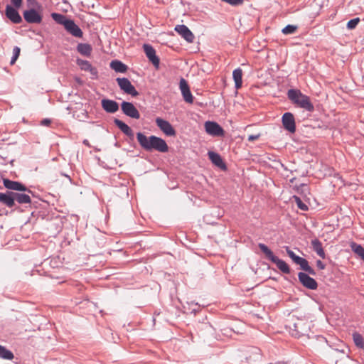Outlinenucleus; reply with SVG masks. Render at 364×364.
Instances as JSON below:
<instances>
[{
    "instance_id": "nucleus-1",
    "label": "nucleus",
    "mask_w": 364,
    "mask_h": 364,
    "mask_svg": "<svg viewBox=\"0 0 364 364\" xmlns=\"http://www.w3.org/2000/svg\"><path fill=\"white\" fill-rule=\"evenodd\" d=\"M136 139L141 149L148 152L156 151L161 153L168 151L169 147L166 141L155 135L146 136L144 133L139 132L136 134Z\"/></svg>"
},
{
    "instance_id": "nucleus-2",
    "label": "nucleus",
    "mask_w": 364,
    "mask_h": 364,
    "mask_svg": "<svg viewBox=\"0 0 364 364\" xmlns=\"http://www.w3.org/2000/svg\"><path fill=\"white\" fill-rule=\"evenodd\" d=\"M288 99L297 107L305 109L307 112L314 111V106L310 100V97L303 94L298 89H290L287 92Z\"/></svg>"
},
{
    "instance_id": "nucleus-3",
    "label": "nucleus",
    "mask_w": 364,
    "mask_h": 364,
    "mask_svg": "<svg viewBox=\"0 0 364 364\" xmlns=\"http://www.w3.org/2000/svg\"><path fill=\"white\" fill-rule=\"evenodd\" d=\"M258 247L266 259H269L277 265V267L284 274H290L291 269L284 260L274 255L273 252L264 243H259Z\"/></svg>"
},
{
    "instance_id": "nucleus-4",
    "label": "nucleus",
    "mask_w": 364,
    "mask_h": 364,
    "mask_svg": "<svg viewBox=\"0 0 364 364\" xmlns=\"http://www.w3.org/2000/svg\"><path fill=\"white\" fill-rule=\"evenodd\" d=\"M242 357L248 364H262L261 350L255 346H248L243 350Z\"/></svg>"
},
{
    "instance_id": "nucleus-5",
    "label": "nucleus",
    "mask_w": 364,
    "mask_h": 364,
    "mask_svg": "<svg viewBox=\"0 0 364 364\" xmlns=\"http://www.w3.org/2000/svg\"><path fill=\"white\" fill-rule=\"evenodd\" d=\"M116 81L120 90L124 93L130 95L132 97H137L139 95V92L136 90L128 78L117 77Z\"/></svg>"
},
{
    "instance_id": "nucleus-6",
    "label": "nucleus",
    "mask_w": 364,
    "mask_h": 364,
    "mask_svg": "<svg viewBox=\"0 0 364 364\" xmlns=\"http://www.w3.org/2000/svg\"><path fill=\"white\" fill-rule=\"evenodd\" d=\"M155 122L156 126L166 136H175L176 135V129L168 121L161 117H156Z\"/></svg>"
},
{
    "instance_id": "nucleus-7",
    "label": "nucleus",
    "mask_w": 364,
    "mask_h": 364,
    "mask_svg": "<svg viewBox=\"0 0 364 364\" xmlns=\"http://www.w3.org/2000/svg\"><path fill=\"white\" fill-rule=\"evenodd\" d=\"M38 10V9L33 8L25 10L23 13L24 20L28 23H41L43 16Z\"/></svg>"
},
{
    "instance_id": "nucleus-8",
    "label": "nucleus",
    "mask_w": 364,
    "mask_h": 364,
    "mask_svg": "<svg viewBox=\"0 0 364 364\" xmlns=\"http://www.w3.org/2000/svg\"><path fill=\"white\" fill-rule=\"evenodd\" d=\"M3 184L8 191H16L33 193L32 191L28 188L23 183L17 181H12L9 178L3 179Z\"/></svg>"
},
{
    "instance_id": "nucleus-9",
    "label": "nucleus",
    "mask_w": 364,
    "mask_h": 364,
    "mask_svg": "<svg viewBox=\"0 0 364 364\" xmlns=\"http://www.w3.org/2000/svg\"><path fill=\"white\" fill-rule=\"evenodd\" d=\"M282 123L284 129L290 134H294L296 130V122L291 112H285L282 117Z\"/></svg>"
},
{
    "instance_id": "nucleus-10",
    "label": "nucleus",
    "mask_w": 364,
    "mask_h": 364,
    "mask_svg": "<svg viewBox=\"0 0 364 364\" xmlns=\"http://www.w3.org/2000/svg\"><path fill=\"white\" fill-rule=\"evenodd\" d=\"M204 127L206 133L213 136H223L225 134L223 127L215 122L207 121L204 124Z\"/></svg>"
},
{
    "instance_id": "nucleus-11",
    "label": "nucleus",
    "mask_w": 364,
    "mask_h": 364,
    "mask_svg": "<svg viewBox=\"0 0 364 364\" xmlns=\"http://www.w3.org/2000/svg\"><path fill=\"white\" fill-rule=\"evenodd\" d=\"M121 109L124 114L130 118L135 119L140 118V113L132 102L123 101L121 103Z\"/></svg>"
},
{
    "instance_id": "nucleus-12",
    "label": "nucleus",
    "mask_w": 364,
    "mask_h": 364,
    "mask_svg": "<svg viewBox=\"0 0 364 364\" xmlns=\"http://www.w3.org/2000/svg\"><path fill=\"white\" fill-rule=\"evenodd\" d=\"M298 279L302 286L308 289L316 290L318 288L317 282L305 272H299Z\"/></svg>"
},
{
    "instance_id": "nucleus-13",
    "label": "nucleus",
    "mask_w": 364,
    "mask_h": 364,
    "mask_svg": "<svg viewBox=\"0 0 364 364\" xmlns=\"http://www.w3.org/2000/svg\"><path fill=\"white\" fill-rule=\"evenodd\" d=\"M18 8L9 4L6 5L5 9V15L13 23L19 24L22 23L23 19L18 11Z\"/></svg>"
},
{
    "instance_id": "nucleus-14",
    "label": "nucleus",
    "mask_w": 364,
    "mask_h": 364,
    "mask_svg": "<svg viewBox=\"0 0 364 364\" xmlns=\"http://www.w3.org/2000/svg\"><path fill=\"white\" fill-rule=\"evenodd\" d=\"M76 63L82 70L90 72L92 79L97 80L98 78L97 69L93 67L88 60L77 58Z\"/></svg>"
},
{
    "instance_id": "nucleus-15",
    "label": "nucleus",
    "mask_w": 364,
    "mask_h": 364,
    "mask_svg": "<svg viewBox=\"0 0 364 364\" xmlns=\"http://www.w3.org/2000/svg\"><path fill=\"white\" fill-rule=\"evenodd\" d=\"M65 30L75 38H82L83 32L82 29L77 25L74 20L69 18L66 24L64 26Z\"/></svg>"
},
{
    "instance_id": "nucleus-16",
    "label": "nucleus",
    "mask_w": 364,
    "mask_h": 364,
    "mask_svg": "<svg viewBox=\"0 0 364 364\" xmlns=\"http://www.w3.org/2000/svg\"><path fill=\"white\" fill-rule=\"evenodd\" d=\"M143 49L149 60L153 64L154 67L158 68L159 66L160 60L159 58L156 55V50L153 46L149 44H144Z\"/></svg>"
},
{
    "instance_id": "nucleus-17",
    "label": "nucleus",
    "mask_w": 364,
    "mask_h": 364,
    "mask_svg": "<svg viewBox=\"0 0 364 364\" xmlns=\"http://www.w3.org/2000/svg\"><path fill=\"white\" fill-rule=\"evenodd\" d=\"M174 30L181 36L188 43H193L195 36L192 31L184 24L176 25Z\"/></svg>"
},
{
    "instance_id": "nucleus-18",
    "label": "nucleus",
    "mask_w": 364,
    "mask_h": 364,
    "mask_svg": "<svg viewBox=\"0 0 364 364\" xmlns=\"http://www.w3.org/2000/svg\"><path fill=\"white\" fill-rule=\"evenodd\" d=\"M179 86L184 100L188 103H193V96L190 90L187 81L185 79L181 78L180 80Z\"/></svg>"
},
{
    "instance_id": "nucleus-19",
    "label": "nucleus",
    "mask_w": 364,
    "mask_h": 364,
    "mask_svg": "<svg viewBox=\"0 0 364 364\" xmlns=\"http://www.w3.org/2000/svg\"><path fill=\"white\" fill-rule=\"evenodd\" d=\"M208 155L210 161L217 167L220 168L223 171H226L228 167L224 162L222 156L213 151H209Z\"/></svg>"
},
{
    "instance_id": "nucleus-20",
    "label": "nucleus",
    "mask_w": 364,
    "mask_h": 364,
    "mask_svg": "<svg viewBox=\"0 0 364 364\" xmlns=\"http://www.w3.org/2000/svg\"><path fill=\"white\" fill-rule=\"evenodd\" d=\"M102 109L107 113L113 114L119 110V104L113 100L104 98L101 100Z\"/></svg>"
},
{
    "instance_id": "nucleus-21",
    "label": "nucleus",
    "mask_w": 364,
    "mask_h": 364,
    "mask_svg": "<svg viewBox=\"0 0 364 364\" xmlns=\"http://www.w3.org/2000/svg\"><path fill=\"white\" fill-rule=\"evenodd\" d=\"M0 203L9 208H14L16 203L14 198V191H6L4 193H0Z\"/></svg>"
},
{
    "instance_id": "nucleus-22",
    "label": "nucleus",
    "mask_w": 364,
    "mask_h": 364,
    "mask_svg": "<svg viewBox=\"0 0 364 364\" xmlns=\"http://www.w3.org/2000/svg\"><path fill=\"white\" fill-rule=\"evenodd\" d=\"M114 124L131 140L134 139V132L125 122L119 119L115 118L114 119Z\"/></svg>"
},
{
    "instance_id": "nucleus-23",
    "label": "nucleus",
    "mask_w": 364,
    "mask_h": 364,
    "mask_svg": "<svg viewBox=\"0 0 364 364\" xmlns=\"http://www.w3.org/2000/svg\"><path fill=\"white\" fill-rule=\"evenodd\" d=\"M109 66L116 73H125L128 70V66L119 60H112Z\"/></svg>"
},
{
    "instance_id": "nucleus-24",
    "label": "nucleus",
    "mask_w": 364,
    "mask_h": 364,
    "mask_svg": "<svg viewBox=\"0 0 364 364\" xmlns=\"http://www.w3.org/2000/svg\"><path fill=\"white\" fill-rule=\"evenodd\" d=\"M14 202L18 204H28L31 203V198L28 194L23 193H18L14 191Z\"/></svg>"
},
{
    "instance_id": "nucleus-25",
    "label": "nucleus",
    "mask_w": 364,
    "mask_h": 364,
    "mask_svg": "<svg viewBox=\"0 0 364 364\" xmlns=\"http://www.w3.org/2000/svg\"><path fill=\"white\" fill-rule=\"evenodd\" d=\"M311 248L312 250L316 252V254L321 257L322 259H325L326 254L322 247L321 242L317 239L315 238L314 240H311Z\"/></svg>"
},
{
    "instance_id": "nucleus-26",
    "label": "nucleus",
    "mask_w": 364,
    "mask_h": 364,
    "mask_svg": "<svg viewBox=\"0 0 364 364\" xmlns=\"http://www.w3.org/2000/svg\"><path fill=\"white\" fill-rule=\"evenodd\" d=\"M232 78L235 82V87L238 90L242 87V70L238 68L233 70Z\"/></svg>"
},
{
    "instance_id": "nucleus-27",
    "label": "nucleus",
    "mask_w": 364,
    "mask_h": 364,
    "mask_svg": "<svg viewBox=\"0 0 364 364\" xmlns=\"http://www.w3.org/2000/svg\"><path fill=\"white\" fill-rule=\"evenodd\" d=\"M77 50L82 55L90 57L92 53V48L89 43H78Z\"/></svg>"
},
{
    "instance_id": "nucleus-28",
    "label": "nucleus",
    "mask_w": 364,
    "mask_h": 364,
    "mask_svg": "<svg viewBox=\"0 0 364 364\" xmlns=\"http://www.w3.org/2000/svg\"><path fill=\"white\" fill-rule=\"evenodd\" d=\"M51 18L58 24L65 26L68 22L69 18H68L65 15L59 13H51Z\"/></svg>"
},
{
    "instance_id": "nucleus-29",
    "label": "nucleus",
    "mask_w": 364,
    "mask_h": 364,
    "mask_svg": "<svg viewBox=\"0 0 364 364\" xmlns=\"http://www.w3.org/2000/svg\"><path fill=\"white\" fill-rule=\"evenodd\" d=\"M14 358V355L10 350L5 346L0 345V358L11 360Z\"/></svg>"
},
{
    "instance_id": "nucleus-30",
    "label": "nucleus",
    "mask_w": 364,
    "mask_h": 364,
    "mask_svg": "<svg viewBox=\"0 0 364 364\" xmlns=\"http://www.w3.org/2000/svg\"><path fill=\"white\" fill-rule=\"evenodd\" d=\"M352 251L358 255L364 261V247L359 244L352 242L350 245Z\"/></svg>"
},
{
    "instance_id": "nucleus-31",
    "label": "nucleus",
    "mask_w": 364,
    "mask_h": 364,
    "mask_svg": "<svg viewBox=\"0 0 364 364\" xmlns=\"http://www.w3.org/2000/svg\"><path fill=\"white\" fill-rule=\"evenodd\" d=\"M353 339L354 341L355 345L364 350V339L363 336L358 333H353Z\"/></svg>"
},
{
    "instance_id": "nucleus-32",
    "label": "nucleus",
    "mask_w": 364,
    "mask_h": 364,
    "mask_svg": "<svg viewBox=\"0 0 364 364\" xmlns=\"http://www.w3.org/2000/svg\"><path fill=\"white\" fill-rule=\"evenodd\" d=\"M298 26L296 25L288 24L282 28V32L284 35H291L296 33Z\"/></svg>"
},
{
    "instance_id": "nucleus-33",
    "label": "nucleus",
    "mask_w": 364,
    "mask_h": 364,
    "mask_svg": "<svg viewBox=\"0 0 364 364\" xmlns=\"http://www.w3.org/2000/svg\"><path fill=\"white\" fill-rule=\"evenodd\" d=\"M293 198L294 199V201L296 203L297 207L300 210H304V211H306L309 210L308 205L306 204H305L299 196H294Z\"/></svg>"
},
{
    "instance_id": "nucleus-34",
    "label": "nucleus",
    "mask_w": 364,
    "mask_h": 364,
    "mask_svg": "<svg viewBox=\"0 0 364 364\" xmlns=\"http://www.w3.org/2000/svg\"><path fill=\"white\" fill-rule=\"evenodd\" d=\"M20 52H21V49L18 46H15L14 48H13V55L11 58V60H10V64L11 65H14L16 60L18 59V58L19 57L20 55Z\"/></svg>"
},
{
    "instance_id": "nucleus-35",
    "label": "nucleus",
    "mask_w": 364,
    "mask_h": 364,
    "mask_svg": "<svg viewBox=\"0 0 364 364\" xmlns=\"http://www.w3.org/2000/svg\"><path fill=\"white\" fill-rule=\"evenodd\" d=\"M360 21V20L358 17L350 19L348 21L346 27L348 30H353L356 28Z\"/></svg>"
},
{
    "instance_id": "nucleus-36",
    "label": "nucleus",
    "mask_w": 364,
    "mask_h": 364,
    "mask_svg": "<svg viewBox=\"0 0 364 364\" xmlns=\"http://www.w3.org/2000/svg\"><path fill=\"white\" fill-rule=\"evenodd\" d=\"M295 264L299 265L300 269L303 271L309 265V262L301 257H299Z\"/></svg>"
},
{
    "instance_id": "nucleus-37",
    "label": "nucleus",
    "mask_w": 364,
    "mask_h": 364,
    "mask_svg": "<svg viewBox=\"0 0 364 364\" xmlns=\"http://www.w3.org/2000/svg\"><path fill=\"white\" fill-rule=\"evenodd\" d=\"M26 2L29 9H42V5L37 0H26Z\"/></svg>"
},
{
    "instance_id": "nucleus-38",
    "label": "nucleus",
    "mask_w": 364,
    "mask_h": 364,
    "mask_svg": "<svg viewBox=\"0 0 364 364\" xmlns=\"http://www.w3.org/2000/svg\"><path fill=\"white\" fill-rule=\"evenodd\" d=\"M301 323V322H299L294 324V332L292 333L293 336L300 337L301 336L304 335V333L301 331V329L300 328Z\"/></svg>"
},
{
    "instance_id": "nucleus-39",
    "label": "nucleus",
    "mask_w": 364,
    "mask_h": 364,
    "mask_svg": "<svg viewBox=\"0 0 364 364\" xmlns=\"http://www.w3.org/2000/svg\"><path fill=\"white\" fill-rule=\"evenodd\" d=\"M286 252L292 261L296 263L300 256L296 255L289 247H286Z\"/></svg>"
},
{
    "instance_id": "nucleus-40",
    "label": "nucleus",
    "mask_w": 364,
    "mask_h": 364,
    "mask_svg": "<svg viewBox=\"0 0 364 364\" xmlns=\"http://www.w3.org/2000/svg\"><path fill=\"white\" fill-rule=\"evenodd\" d=\"M304 272H305V273L308 274L309 275L315 276L316 274V271L310 265H309L304 269Z\"/></svg>"
},
{
    "instance_id": "nucleus-41",
    "label": "nucleus",
    "mask_w": 364,
    "mask_h": 364,
    "mask_svg": "<svg viewBox=\"0 0 364 364\" xmlns=\"http://www.w3.org/2000/svg\"><path fill=\"white\" fill-rule=\"evenodd\" d=\"M12 5L16 8H21L23 0H11Z\"/></svg>"
},
{
    "instance_id": "nucleus-42",
    "label": "nucleus",
    "mask_w": 364,
    "mask_h": 364,
    "mask_svg": "<svg viewBox=\"0 0 364 364\" xmlns=\"http://www.w3.org/2000/svg\"><path fill=\"white\" fill-rule=\"evenodd\" d=\"M51 120L48 118L43 119L41 122V125L48 127L50 124Z\"/></svg>"
},
{
    "instance_id": "nucleus-43",
    "label": "nucleus",
    "mask_w": 364,
    "mask_h": 364,
    "mask_svg": "<svg viewBox=\"0 0 364 364\" xmlns=\"http://www.w3.org/2000/svg\"><path fill=\"white\" fill-rule=\"evenodd\" d=\"M316 266L319 269L321 270L326 268V265L321 260L316 261Z\"/></svg>"
},
{
    "instance_id": "nucleus-44",
    "label": "nucleus",
    "mask_w": 364,
    "mask_h": 364,
    "mask_svg": "<svg viewBox=\"0 0 364 364\" xmlns=\"http://www.w3.org/2000/svg\"><path fill=\"white\" fill-rule=\"evenodd\" d=\"M259 137V134H256V135H250L248 136V141H253L256 139H258Z\"/></svg>"
},
{
    "instance_id": "nucleus-45",
    "label": "nucleus",
    "mask_w": 364,
    "mask_h": 364,
    "mask_svg": "<svg viewBox=\"0 0 364 364\" xmlns=\"http://www.w3.org/2000/svg\"><path fill=\"white\" fill-rule=\"evenodd\" d=\"M301 189V191H308L307 185L305 183H301L298 187V190Z\"/></svg>"
},
{
    "instance_id": "nucleus-46",
    "label": "nucleus",
    "mask_w": 364,
    "mask_h": 364,
    "mask_svg": "<svg viewBox=\"0 0 364 364\" xmlns=\"http://www.w3.org/2000/svg\"><path fill=\"white\" fill-rule=\"evenodd\" d=\"M83 144H84L85 145L90 146V144H89V141H88V140H87V139H85V140L83 141Z\"/></svg>"
},
{
    "instance_id": "nucleus-47",
    "label": "nucleus",
    "mask_w": 364,
    "mask_h": 364,
    "mask_svg": "<svg viewBox=\"0 0 364 364\" xmlns=\"http://www.w3.org/2000/svg\"><path fill=\"white\" fill-rule=\"evenodd\" d=\"M61 175H62V176H65V177H66V178H68L70 181H71V178H70V176H68V175H67V174H65V173H61Z\"/></svg>"
},
{
    "instance_id": "nucleus-48",
    "label": "nucleus",
    "mask_w": 364,
    "mask_h": 364,
    "mask_svg": "<svg viewBox=\"0 0 364 364\" xmlns=\"http://www.w3.org/2000/svg\"><path fill=\"white\" fill-rule=\"evenodd\" d=\"M276 364H285V363H283V362H278V363H276Z\"/></svg>"
},
{
    "instance_id": "nucleus-49",
    "label": "nucleus",
    "mask_w": 364,
    "mask_h": 364,
    "mask_svg": "<svg viewBox=\"0 0 364 364\" xmlns=\"http://www.w3.org/2000/svg\"><path fill=\"white\" fill-rule=\"evenodd\" d=\"M341 352L343 353V354H346L343 350H341Z\"/></svg>"
},
{
    "instance_id": "nucleus-50",
    "label": "nucleus",
    "mask_w": 364,
    "mask_h": 364,
    "mask_svg": "<svg viewBox=\"0 0 364 364\" xmlns=\"http://www.w3.org/2000/svg\"><path fill=\"white\" fill-rule=\"evenodd\" d=\"M336 364H338V361L336 362Z\"/></svg>"
}]
</instances>
